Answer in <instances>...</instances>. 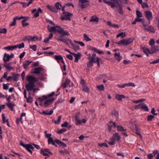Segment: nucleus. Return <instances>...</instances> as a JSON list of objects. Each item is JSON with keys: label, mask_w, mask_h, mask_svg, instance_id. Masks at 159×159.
Returning a JSON list of instances; mask_svg holds the SVG:
<instances>
[{"label": "nucleus", "mask_w": 159, "mask_h": 159, "mask_svg": "<svg viewBox=\"0 0 159 159\" xmlns=\"http://www.w3.org/2000/svg\"><path fill=\"white\" fill-rule=\"evenodd\" d=\"M9 85V84L8 83L7 84H3V89L5 90H7L8 89V85Z\"/></svg>", "instance_id": "obj_63"}, {"label": "nucleus", "mask_w": 159, "mask_h": 159, "mask_svg": "<svg viewBox=\"0 0 159 159\" xmlns=\"http://www.w3.org/2000/svg\"><path fill=\"white\" fill-rule=\"evenodd\" d=\"M58 25H57L54 27H50L49 26H48V30L50 32H57V29L58 28Z\"/></svg>", "instance_id": "obj_17"}, {"label": "nucleus", "mask_w": 159, "mask_h": 159, "mask_svg": "<svg viewBox=\"0 0 159 159\" xmlns=\"http://www.w3.org/2000/svg\"><path fill=\"white\" fill-rule=\"evenodd\" d=\"M98 146L100 147H102L103 146H104L106 148H108V145L106 143H99L98 144Z\"/></svg>", "instance_id": "obj_58"}, {"label": "nucleus", "mask_w": 159, "mask_h": 159, "mask_svg": "<svg viewBox=\"0 0 159 159\" xmlns=\"http://www.w3.org/2000/svg\"><path fill=\"white\" fill-rule=\"evenodd\" d=\"M59 152L61 153L65 154H68L69 153V152L67 150L64 149V150H60L59 151Z\"/></svg>", "instance_id": "obj_64"}, {"label": "nucleus", "mask_w": 159, "mask_h": 159, "mask_svg": "<svg viewBox=\"0 0 159 159\" xmlns=\"http://www.w3.org/2000/svg\"><path fill=\"white\" fill-rule=\"evenodd\" d=\"M65 36L63 35H60L58 37H57L56 39L59 41L62 42L66 43L67 44H68V41L70 40H67L66 37H64Z\"/></svg>", "instance_id": "obj_9"}, {"label": "nucleus", "mask_w": 159, "mask_h": 159, "mask_svg": "<svg viewBox=\"0 0 159 159\" xmlns=\"http://www.w3.org/2000/svg\"><path fill=\"white\" fill-rule=\"evenodd\" d=\"M55 93L54 92H52L51 93L48 94V95L46 96H43V98H38V100L40 101V105L41 106L42 104L41 103V101H43L44 99H45L48 98H49L52 97L55 95Z\"/></svg>", "instance_id": "obj_10"}, {"label": "nucleus", "mask_w": 159, "mask_h": 159, "mask_svg": "<svg viewBox=\"0 0 159 159\" xmlns=\"http://www.w3.org/2000/svg\"><path fill=\"white\" fill-rule=\"evenodd\" d=\"M32 61H30L29 60H27L26 61L24 62L23 63V66L24 68L25 69H27L28 66L30 64L32 63Z\"/></svg>", "instance_id": "obj_20"}, {"label": "nucleus", "mask_w": 159, "mask_h": 159, "mask_svg": "<svg viewBox=\"0 0 159 159\" xmlns=\"http://www.w3.org/2000/svg\"><path fill=\"white\" fill-rule=\"evenodd\" d=\"M37 46L36 45H30V48L32 49L34 51H35L37 49Z\"/></svg>", "instance_id": "obj_59"}, {"label": "nucleus", "mask_w": 159, "mask_h": 159, "mask_svg": "<svg viewBox=\"0 0 159 159\" xmlns=\"http://www.w3.org/2000/svg\"><path fill=\"white\" fill-rule=\"evenodd\" d=\"M63 64V66L62 67L61 66V68L63 72V74L66 75L67 74L65 72H64V71H65L66 70V66L65 64V63L64 62V64Z\"/></svg>", "instance_id": "obj_49"}, {"label": "nucleus", "mask_w": 159, "mask_h": 159, "mask_svg": "<svg viewBox=\"0 0 159 159\" xmlns=\"http://www.w3.org/2000/svg\"><path fill=\"white\" fill-rule=\"evenodd\" d=\"M125 98V96L123 95L117 94L116 96V98L119 101H121L123 98Z\"/></svg>", "instance_id": "obj_34"}, {"label": "nucleus", "mask_w": 159, "mask_h": 159, "mask_svg": "<svg viewBox=\"0 0 159 159\" xmlns=\"http://www.w3.org/2000/svg\"><path fill=\"white\" fill-rule=\"evenodd\" d=\"M16 46H17V48H18L19 49H21L24 47L25 44L23 43H22L20 44H18L16 45Z\"/></svg>", "instance_id": "obj_50"}, {"label": "nucleus", "mask_w": 159, "mask_h": 159, "mask_svg": "<svg viewBox=\"0 0 159 159\" xmlns=\"http://www.w3.org/2000/svg\"><path fill=\"white\" fill-rule=\"evenodd\" d=\"M73 55L75 57V62H78V60L80 57L81 56V54L79 52L78 54H76L75 53H73Z\"/></svg>", "instance_id": "obj_24"}, {"label": "nucleus", "mask_w": 159, "mask_h": 159, "mask_svg": "<svg viewBox=\"0 0 159 159\" xmlns=\"http://www.w3.org/2000/svg\"><path fill=\"white\" fill-rule=\"evenodd\" d=\"M43 70L42 67H38L35 68L33 73L35 74H39L40 73V72Z\"/></svg>", "instance_id": "obj_27"}, {"label": "nucleus", "mask_w": 159, "mask_h": 159, "mask_svg": "<svg viewBox=\"0 0 159 159\" xmlns=\"http://www.w3.org/2000/svg\"><path fill=\"white\" fill-rule=\"evenodd\" d=\"M62 15H61V20H71V17L73 16V14L68 12H63Z\"/></svg>", "instance_id": "obj_3"}, {"label": "nucleus", "mask_w": 159, "mask_h": 159, "mask_svg": "<svg viewBox=\"0 0 159 159\" xmlns=\"http://www.w3.org/2000/svg\"><path fill=\"white\" fill-rule=\"evenodd\" d=\"M103 2L110 5L112 8H114L115 7V4L118 3V1L117 0H102Z\"/></svg>", "instance_id": "obj_7"}, {"label": "nucleus", "mask_w": 159, "mask_h": 159, "mask_svg": "<svg viewBox=\"0 0 159 159\" xmlns=\"http://www.w3.org/2000/svg\"><path fill=\"white\" fill-rule=\"evenodd\" d=\"M17 48V46L15 45L14 46H9L7 47H5L4 49L9 51H13Z\"/></svg>", "instance_id": "obj_26"}, {"label": "nucleus", "mask_w": 159, "mask_h": 159, "mask_svg": "<svg viewBox=\"0 0 159 159\" xmlns=\"http://www.w3.org/2000/svg\"><path fill=\"white\" fill-rule=\"evenodd\" d=\"M53 57L58 63H60V61H61L62 64H64L63 58L61 55H54Z\"/></svg>", "instance_id": "obj_13"}, {"label": "nucleus", "mask_w": 159, "mask_h": 159, "mask_svg": "<svg viewBox=\"0 0 159 159\" xmlns=\"http://www.w3.org/2000/svg\"><path fill=\"white\" fill-rule=\"evenodd\" d=\"M55 6L56 8V9L60 10L61 9V8L60 7V6L61 7L62 5L60 2H57L55 4Z\"/></svg>", "instance_id": "obj_46"}, {"label": "nucleus", "mask_w": 159, "mask_h": 159, "mask_svg": "<svg viewBox=\"0 0 159 159\" xmlns=\"http://www.w3.org/2000/svg\"><path fill=\"white\" fill-rule=\"evenodd\" d=\"M83 91L87 93L89 91V88L86 85H83Z\"/></svg>", "instance_id": "obj_51"}, {"label": "nucleus", "mask_w": 159, "mask_h": 159, "mask_svg": "<svg viewBox=\"0 0 159 159\" xmlns=\"http://www.w3.org/2000/svg\"><path fill=\"white\" fill-rule=\"evenodd\" d=\"M84 37L85 40L87 41H90L91 40V39L86 34H84Z\"/></svg>", "instance_id": "obj_48"}, {"label": "nucleus", "mask_w": 159, "mask_h": 159, "mask_svg": "<svg viewBox=\"0 0 159 159\" xmlns=\"http://www.w3.org/2000/svg\"><path fill=\"white\" fill-rule=\"evenodd\" d=\"M40 154L44 156L49 157L50 154H52V153L47 148H42L40 150Z\"/></svg>", "instance_id": "obj_8"}, {"label": "nucleus", "mask_w": 159, "mask_h": 159, "mask_svg": "<svg viewBox=\"0 0 159 159\" xmlns=\"http://www.w3.org/2000/svg\"><path fill=\"white\" fill-rule=\"evenodd\" d=\"M7 29L6 28L1 29L0 28V33L6 34L7 32Z\"/></svg>", "instance_id": "obj_56"}, {"label": "nucleus", "mask_w": 159, "mask_h": 159, "mask_svg": "<svg viewBox=\"0 0 159 159\" xmlns=\"http://www.w3.org/2000/svg\"><path fill=\"white\" fill-rule=\"evenodd\" d=\"M11 59L10 55L7 53L4 54L3 57V61L5 63H6L7 61H10Z\"/></svg>", "instance_id": "obj_16"}, {"label": "nucleus", "mask_w": 159, "mask_h": 159, "mask_svg": "<svg viewBox=\"0 0 159 159\" xmlns=\"http://www.w3.org/2000/svg\"><path fill=\"white\" fill-rule=\"evenodd\" d=\"M126 36L125 33L124 32H121L118 34L116 36L117 38H118L120 37H121V38H123L125 37Z\"/></svg>", "instance_id": "obj_39"}, {"label": "nucleus", "mask_w": 159, "mask_h": 159, "mask_svg": "<svg viewBox=\"0 0 159 159\" xmlns=\"http://www.w3.org/2000/svg\"><path fill=\"white\" fill-rule=\"evenodd\" d=\"M27 80L29 83L26 84V88L28 91H31L35 87V82L37 81V80L35 77L30 75L27 76Z\"/></svg>", "instance_id": "obj_1"}, {"label": "nucleus", "mask_w": 159, "mask_h": 159, "mask_svg": "<svg viewBox=\"0 0 159 159\" xmlns=\"http://www.w3.org/2000/svg\"><path fill=\"white\" fill-rule=\"evenodd\" d=\"M142 49L143 52L146 55L147 57L149 56V54H152L151 51L147 48L146 47H143Z\"/></svg>", "instance_id": "obj_22"}, {"label": "nucleus", "mask_w": 159, "mask_h": 159, "mask_svg": "<svg viewBox=\"0 0 159 159\" xmlns=\"http://www.w3.org/2000/svg\"><path fill=\"white\" fill-rule=\"evenodd\" d=\"M120 55V53H116L114 54L115 58L118 61H120L121 59V57Z\"/></svg>", "instance_id": "obj_30"}, {"label": "nucleus", "mask_w": 159, "mask_h": 159, "mask_svg": "<svg viewBox=\"0 0 159 159\" xmlns=\"http://www.w3.org/2000/svg\"><path fill=\"white\" fill-rule=\"evenodd\" d=\"M97 88L100 91H104V86L103 84L97 85Z\"/></svg>", "instance_id": "obj_42"}, {"label": "nucleus", "mask_w": 159, "mask_h": 159, "mask_svg": "<svg viewBox=\"0 0 159 159\" xmlns=\"http://www.w3.org/2000/svg\"><path fill=\"white\" fill-rule=\"evenodd\" d=\"M32 145V144H26V145L25 148V149H26L31 154H32V152L31 150L34 151V147Z\"/></svg>", "instance_id": "obj_15"}, {"label": "nucleus", "mask_w": 159, "mask_h": 159, "mask_svg": "<svg viewBox=\"0 0 159 159\" xmlns=\"http://www.w3.org/2000/svg\"><path fill=\"white\" fill-rule=\"evenodd\" d=\"M76 124L79 125L81 123V121L78 118L77 116L75 117Z\"/></svg>", "instance_id": "obj_55"}, {"label": "nucleus", "mask_w": 159, "mask_h": 159, "mask_svg": "<svg viewBox=\"0 0 159 159\" xmlns=\"http://www.w3.org/2000/svg\"><path fill=\"white\" fill-rule=\"evenodd\" d=\"M145 16L146 18L149 21L153 18L152 13L149 11H146L144 12Z\"/></svg>", "instance_id": "obj_11"}, {"label": "nucleus", "mask_w": 159, "mask_h": 159, "mask_svg": "<svg viewBox=\"0 0 159 159\" xmlns=\"http://www.w3.org/2000/svg\"><path fill=\"white\" fill-rule=\"evenodd\" d=\"M35 12H36V13L34 14V16L35 18H36L39 16V13H43V11L41 9V8L39 7L38 8V10H37L36 9H33V10L32 11V13H34Z\"/></svg>", "instance_id": "obj_12"}, {"label": "nucleus", "mask_w": 159, "mask_h": 159, "mask_svg": "<svg viewBox=\"0 0 159 159\" xmlns=\"http://www.w3.org/2000/svg\"><path fill=\"white\" fill-rule=\"evenodd\" d=\"M11 63H5L4 65V67L7 69L8 71L14 70V67L11 66Z\"/></svg>", "instance_id": "obj_18"}, {"label": "nucleus", "mask_w": 159, "mask_h": 159, "mask_svg": "<svg viewBox=\"0 0 159 159\" xmlns=\"http://www.w3.org/2000/svg\"><path fill=\"white\" fill-rule=\"evenodd\" d=\"M14 81H17L19 80V77L20 76V75L18 74H13L12 75Z\"/></svg>", "instance_id": "obj_38"}, {"label": "nucleus", "mask_w": 159, "mask_h": 159, "mask_svg": "<svg viewBox=\"0 0 159 159\" xmlns=\"http://www.w3.org/2000/svg\"><path fill=\"white\" fill-rule=\"evenodd\" d=\"M38 40V38L37 35H35L33 37H32L30 36V41L34 42Z\"/></svg>", "instance_id": "obj_47"}, {"label": "nucleus", "mask_w": 159, "mask_h": 159, "mask_svg": "<svg viewBox=\"0 0 159 159\" xmlns=\"http://www.w3.org/2000/svg\"><path fill=\"white\" fill-rule=\"evenodd\" d=\"M113 139L119 141L120 139V136L118 133H115L113 136Z\"/></svg>", "instance_id": "obj_21"}, {"label": "nucleus", "mask_w": 159, "mask_h": 159, "mask_svg": "<svg viewBox=\"0 0 159 159\" xmlns=\"http://www.w3.org/2000/svg\"><path fill=\"white\" fill-rule=\"evenodd\" d=\"M134 40L133 38H130L127 39H122L118 42L116 43V44L119 45L123 44L124 46H127L132 43Z\"/></svg>", "instance_id": "obj_2"}, {"label": "nucleus", "mask_w": 159, "mask_h": 159, "mask_svg": "<svg viewBox=\"0 0 159 159\" xmlns=\"http://www.w3.org/2000/svg\"><path fill=\"white\" fill-rule=\"evenodd\" d=\"M149 44L151 46H153V45L155 43V42L153 39H151L149 42Z\"/></svg>", "instance_id": "obj_61"}, {"label": "nucleus", "mask_w": 159, "mask_h": 159, "mask_svg": "<svg viewBox=\"0 0 159 159\" xmlns=\"http://www.w3.org/2000/svg\"><path fill=\"white\" fill-rule=\"evenodd\" d=\"M7 106L9 107L12 111L14 110L13 107L15 106V104L14 103H12L11 102L7 103L6 104Z\"/></svg>", "instance_id": "obj_37"}, {"label": "nucleus", "mask_w": 159, "mask_h": 159, "mask_svg": "<svg viewBox=\"0 0 159 159\" xmlns=\"http://www.w3.org/2000/svg\"><path fill=\"white\" fill-rule=\"evenodd\" d=\"M70 82L71 81L69 79L66 78L65 82L63 83L62 84V87L63 88H66L68 85H69L70 87Z\"/></svg>", "instance_id": "obj_19"}, {"label": "nucleus", "mask_w": 159, "mask_h": 159, "mask_svg": "<svg viewBox=\"0 0 159 159\" xmlns=\"http://www.w3.org/2000/svg\"><path fill=\"white\" fill-rule=\"evenodd\" d=\"M69 42L72 46L73 48H74L75 50L78 51L80 49V47L78 45H76L74 44L71 40H69Z\"/></svg>", "instance_id": "obj_28"}, {"label": "nucleus", "mask_w": 159, "mask_h": 159, "mask_svg": "<svg viewBox=\"0 0 159 159\" xmlns=\"http://www.w3.org/2000/svg\"><path fill=\"white\" fill-rule=\"evenodd\" d=\"M47 7L52 12H57V9L55 7H54L53 6H50V5H48L47 6Z\"/></svg>", "instance_id": "obj_31"}, {"label": "nucleus", "mask_w": 159, "mask_h": 159, "mask_svg": "<svg viewBox=\"0 0 159 159\" xmlns=\"http://www.w3.org/2000/svg\"><path fill=\"white\" fill-rule=\"evenodd\" d=\"M141 109L146 111H149L148 107L144 103L141 104Z\"/></svg>", "instance_id": "obj_29"}, {"label": "nucleus", "mask_w": 159, "mask_h": 159, "mask_svg": "<svg viewBox=\"0 0 159 159\" xmlns=\"http://www.w3.org/2000/svg\"><path fill=\"white\" fill-rule=\"evenodd\" d=\"M112 115L113 116H114L116 118L118 117L119 116L118 112L116 111H113L112 112Z\"/></svg>", "instance_id": "obj_60"}, {"label": "nucleus", "mask_w": 159, "mask_h": 159, "mask_svg": "<svg viewBox=\"0 0 159 159\" xmlns=\"http://www.w3.org/2000/svg\"><path fill=\"white\" fill-rule=\"evenodd\" d=\"M55 100L54 98H51L45 101L44 105L45 107H48L49 105L51 104L52 101Z\"/></svg>", "instance_id": "obj_14"}, {"label": "nucleus", "mask_w": 159, "mask_h": 159, "mask_svg": "<svg viewBox=\"0 0 159 159\" xmlns=\"http://www.w3.org/2000/svg\"><path fill=\"white\" fill-rule=\"evenodd\" d=\"M90 22H97L98 21V18L97 16H93L92 18L90 20Z\"/></svg>", "instance_id": "obj_41"}, {"label": "nucleus", "mask_w": 159, "mask_h": 159, "mask_svg": "<svg viewBox=\"0 0 159 159\" xmlns=\"http://www.w3.org/2000/svg\"><path fill=\"white\" fill-rule=\"evenodd\" d=\"M18 2L20 3V4L22 5L23 7H28L29 6V5L31 4V2H29L28 3L23 2Z\"/></svg>", "instance_id": "obj_32"}, {"label": "nucleus", "mask_w": 159, "mask_h": 159, "mask_svg": "<svg viewBox=\"0 0 159 159\" xmlns=\"http://www.w3.org/2000/svg\"><path fill=\"white\" fill-rule=\"evenodd\" d=\"M66 130H66V129L63 128L61 129H60L58 131L57 133L58 134H60L62 133L63 132H66Z\"/></svg>", "instance_id": "obj_53"}, {"label": "nucleus", "mask_w": 159, "mask_h": 159, "mask_svg": "<svg viewBox=\"0 0 159 159\" xmlns=\"http://www.w3.org/2000/svg\"><path fill=\"white\" fill-rule=\"evenodd\" d=\"M96 54L95 53H94L92 55V57L90 60L93 61L94 63H96Z\"/></svg>", "instance_id": "obj_43"}, {"label": "nucleus", "mask_w": 159, "mask_h": 159, "mask_svg": "<svg viewBox=\"0 0 159 159\" xmlns=\"http://www.w3.org/2000/svg\"><path fill=\"white\" fill-rule=\"evenodd\" d=\"M142 23L145 30L151 33H154L155 32L154 28L152 25H148L147 24H145L144 21H143Z\"/></svg>", "instance_id": "obj_4"}, {"label": "nucleus", "mask_w": 159, "mask_h": 159, "mask_svg": "<svg viewBox=\"0 0 159 159\" xmlns=\"http://www.w3.org/2000/svg\"><path fill=\"white\" fill-rule=\"evenodd\" d=\"M94 62L90 60L89 62L87 64V66L88 67H90L93 66V63Z\"/></svg>", "instance_id": "obj_54"}, {"label": "nucleus", "mask_w": 159, "mask_h": 159, "mask_svg": "<svg viewBox=\"0 0 159 159\" xmlns=\"http://www.w3.org/2000/svg\"><path fill=\"white\" fill-rule=\"evenodd\" d=\"M154 118V116L152 115H149L147 116V120L148 121H151Z\"/></svg>", "instance_id": "obj_52"}, {"label": "nucleus", "mask_w": 159, "mask_h": 159, "mask_svg": "<svg viewBox=\"0 0 159 159\" xmlns=\"http://www.w3.org/2000/svg\"><path fill=\"white\" fill-rule=\"evenodd\" d=\"M89 1L88 0H80L79 1V5L83 9L88 7L89 5Z\"/></svg>", "instance_id": "obj_5"}, {"label": "nucleus", "mask_w": 159, "mask_h": 159, "mask_svg": "<svg viewBox=\"0 0 159 159\" xmlns=\"http://www.w3.org/2000/svg\"><path fill=\"white\" fill-rule=\"evenodd\" d=\"M54 142L60 146H63L64 147H66V144L59 140L55 139Z\"/></svg>", "instance_id": "obj_25"}, {"label": "nucleus", "mask_w": 159, "mask_h": 159, "mask_svg": "<svg viewBox=\"0 0 159 159\" xmlns=\"http://www.w3.org/2000/svg\"><path fill=\"white\" fill-rule=\"evenodd\" d=\"M53 111L52 110L50 112L48 111H43L42 112V114L45 115H51L53 113Z\"/></svg>", "instance_id": "obj_40"}, {"label": "nucleus", "mask_w": 159, "mask_h": 159, "mask_svg": "<svg viewBox=\"0 0 159 159\" xmlns=\"http://www.w3.org/2000/svg\"><path fill=\"white\" fill-rule=\"evenodd\" d=\"M23 41H30V36L28 35L24 37L23 39Z\"/></svg>", "instance_id": "obj_45"}, {"label": "nucleus", "mask_w": 159, "mask_h": 159, "mask_svg": "<svg viewBox=\"0 0 159 159\" xmlns=\"http://www.w3.org/2000/svg\"><path fill=\"white\" fill-rule=\"evenodd\" d=\"M48 144H52V145L55 144V143L54 142L53 139L52 137L49 138L48 140Z\"/></svg>", "instance_id": "obj_44"}, {"label": "nucleus", "mask_w": 159, "mask_h": 159, "mask_svg": "<svg viewBox=\"0 0 159 159\" xmlns=\"http://www.w3.org/2000/svg\"><path fill=\"white\" fill-rule=\"evenodd\" d=\"M136 15L138 17H142V13L138 10H137L136 11Z\"/></svg>", "instance_id": "obj_57"}, {"label": "nucleus", "mask_w": 159, "mask_h": 159, "mask_svg": "<svg viewBox=\"0 0 159 159\" xmlns=\"http://www.w3.org/2000/svg\"><path fill=\"white\" fill-rule=\"evenodd\" d=\"M159 50V46H152L151 48V53H153L156 51Z\"/></svg>", "instance_id": "obj_23"}, {"label": "nucleus", "mask_w": 159, "mask_h": 159, "mask_svg": "<svg viewBox=\"0 0 159 159\" xmlns=\"http://www.w3.org/2000/svg\"><path fill=\"white\" fill-rule=\"evenodd\" d=\"M61 119V116H59L58 117V119L57 120L55 121V123L57 124H59L60 123Z\"/></svg>", "instance_id": "obj_62"}, {"label": "nucleus", "mask_w": 159, "mask_h": 159, "mask_svg": "<svg viewBox=\"0 0 159 159\" xmlns=\"http://www.w3.org/2000/svg\"><path fill=\"white\" fill-rule=\"evenodd\" d=\"M57 32L61 35L68 36L70 35V33L67 30H65L61 27L58 26L57 29Z\"/></svg>", "instance_id": "obj_6"}, {"label": "nucleus", "mask_w": 159, "mask_h": 159, "mask_svg": "<svg viewBox=\"0 0 159 159\" xmlns=\"http://www.w3.org/2000/svg\"><path fill=\"white\" fill-rule=\"evenodd\" d=\"M117 129L118 131H125L126 130V128H124V127L121 125H118L117 126Z\"/></svg>", "instance_id": "obj_36"}, {"label": "nucleus", "mask_w": 159, "mask_h": 159, "mask_svg": "<svg viewBox=\"0 0 159 159\" xmlns=\"http://www.w3.org/2000/svg\"><path fill=\"white\" fill-rule=\"evenodd\" d=\"M28 19V18L26 17L25 19L22 21V23L23 27H25L29 25V24L25 22Z\"/></svg>", "instance_id": "obj_33"}, {"label": "nucleus", "mask_w": 159, "mask_h": 159, "mask_svg": "<svg viewBox=\"0 0 159 159\" xmlns=\"http://www.w3.org/2000/svg\"><path fill=\"white\" fill-rule=\"evenodd\" d=\"M91 49L94 51L95 52L98 53L99 54H102L104 53V52L103 51H100L95 48L92 47L91 48Z\"/></svg>", "instance_id": "obj_35"}]
</instances>
